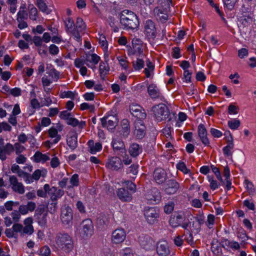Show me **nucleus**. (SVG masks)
Wrapping results in <instances>:
<instances>
[{
    "mask_svg": "<svg viewBox=\"0 0 256 256\" xmlns=\"http://www.w3.org/2000/svg\"><path fill=\"white\" fill-rule=\"evenodd\" d=\"M76 96V93L72 91H64L60 94V97L61 98H70L71 99H74Z\"/></svg>",
    "mask_w": 256,
    "mask_h": 256,
    "instance_id": "49530a36",
    "label": "nucleus"
},
{
    "mask_svg": "<svg viewBox=\"0 0 256 256\" xmlns=\"http://www.w3.org/2000/svg\"><path fill=\"white\" fill-rule=\"evenodd\" d=\"M65 26L66 31L68 33H70L76 29L75 27L74 20L70 18H68L67 20L65 22Z\"/></svg>",
    "mask_w": 256,
    "mask_h": 256,
    "instance_id": "4c0bfd02",
    "label": "nucleus"
},
{
    "mask_svg": "<svg viewBox=\"0 0 256 256\" xmlns=\"http://www.w3.org/2000/svg\"><path fill=\"white\" fill-rule=\"evenodd\" d=\"M146 199L150 203H156L160 199V194L156 188L148 190L145 195Z\"/></svg>",
    "mask_w": 256,
    "mask_h": 256,
    "instance_id": "9d476101",
    "label": "nucleus"
},
{
    "mask_svg": "<svg viewBox=\"0 0 256 256\" xmlns=\"http://www.w3.org/2000/svg\"><path fill=\"white\" fill-rule=\"evenodd\" d=\"M99 42L102 47H104L105 48H107L108 42L104 35L100 34V36Z\"/></svg>",
    "mask_w": 256,
    "mask_h": 256,
    "instance_id": "69168bd1",
    "label": "nucleus"
},
{
    "mask_svg": "<svg viewBox=\"0 0 256 256\" xmlns=\"http://www.w3.org/2000/svg\"><path fill=\"white\" fill-rule=\"evenodd\" d=\"M198 134L202 143L205 146H208L210 141L207 136V131L202 124H200L198 126Z\"/></svg>",
    "mask_w": 256,
    "mask_h": 256,
    "instance_id": "6ab92c4d",
    "label": "nucleus"
},
{
    "mask_svg": "<svg viewBox=\"0 0 256 256\" xmlns=\"http://www.w3.org/2000/svg\"><path fill=\"white\" fill-rule=\"evenodd\" d=\"M72 114L70 112H68V110H64L62 112H60V118L64 120H68L71 116Z\"/></svg>",
    "mask_w": 256,
    "mask_h": 256,
    "instance_id": "e2e57ef3",
    "label": "nucleus"
},
{
    "mask_svg": "<svg viewBox=\"0 0 256 256\" xmlns=\"http://www.w3.org/2000/svg\"><path fill=\"white\" fill-rule=\"evenodd\" d=\"M146 126L142 122L138 120L135 122V130L134 134L138 139L141 140L146 135Z\"/></svg>",
    "mask_w": 256,
    "mask_h": 256,
    "instance_id": "f8f14e48",
    "label": "nucleus"
},
{
    "mask_svg": "<svg viewBox=\"0 0 256 256\" xmlns=\"http://www.w3.org/2000/svg\"><path fill=\"white\" fill-rule=\"evenodd\" d=\"M156 252L159 256H167L170 253V249L166 241H160L157 244Z\"/></svg>",
    "mask_w": 256,
    "mask_h": 256,
    "instance_id": "2eb2a0df",
    "label": "nucleus"
},
{
    "mask_svg": "<svg viewBox=\"0 0 256 256\" xmlns=\"http://www.w3.org/2000/svg\"><path fill=\"white\" fill-rule=\"evenodd\" d=\"M126 186V188L130 190L132 192L134 193L136 192V186L132 182L126 180L124 182Z\"/></svg>",
    "mask_w": 256,
    "mask_h": 256,
    "instance_id": "5fc2aeb1",
    "label": "nucleus"
},
{
    "mask_svg": "<svg viewBox=\"0 0 256 256\" xmlns=\"http://www.w3.org/2000/svg\"><path fill=\"white\" fill-rule=\"evenodd\" d=\"M34 232L33 226L31 224H28L22 228V233L32 234Z\"/></svg>",
    "mask_w": 256,
    "mask_h": 256,
    "instance_id": "0e129e2a",
    "label": "nucleus"
},
{
    "mask_svg": "<svg viewBox=\"0 0 256 256\" xmlns=\"http://www.w3.org/2000/svg\"><path fill=\"white\" fill-rule=\"evenodd\" d=\"M132 46V48H130L128 50V54L135 55L136 56H144L143 52L142 45H137Z\"/></svg>",
    "mask_w": 256,
    "mask_h": 256,
    "instance_id": "393cba45",
    "label": "nucleus"
},
{
    "mask_svg": "<svg viewBox=\"0 0 256 256\" xmlns=\"http://www.w3.org/2000/svg\"><path fill=\"white\" fill-rule=\"evenodd\" d=\"M179 188V184L174 180H168L164 185V191L168 194L176 193Z\"/></svg>",
    "mask_w": 256,
    "mask_h": 256,
    "instance_id": "ddd939ff",
    "label": "nucleus"
},
{
    "mask_svg": "<svg viewBox=\"0 0 256 256\" xmlns=\"http://www.w3.org/2000/svg\"><path fill=\"white\" fill-rule=\"evenodd\" d=\"M154 118L158 122H162L168 118L170 112L168 108L164 104H160L152 108Z\"/></svg>",
    "mask_w": 256,
    "mask_h": 256,
    "instance_id": "7ed1b4c3",
    "label": "nucleus"
},
{
    "mask_svg": "<svg viewBox=\"0 0 256 256\" xmlns=\"http://www.w3.org/2000/svg\"><path fill=\"white\" fill-rule=\"evenodd\" d=\"M166 174L164 170L158 168L154 172V178L158 184H162L166 179Z\"/></svg>",
    "mask_w": 256,
    "mask_h": 256,
    "instance_id": "dca6fc26",
    "label": "nucleus"
},
{
    "mask_svg": "<svg viewBox=\"0 0 256 256\" xmlns=\"http://www.w3.org/2000/svg\"><path fill=\"white\" fill-rule=\"evenodd\" d=\"M102 125L103 128H107L108 130H114L118 123V120L114 116H108L100 118Z\"/></svg>",
    "mask_w": 256,
    "mask_h": 256,
    "instance_id": "39448f33",
    "label": "nucleus"
},
{
    "mask_svg": "<svg viewBox=\"0 0 256 256\" xmlns=\"http://www.w3.org/2000/svg\"><path fill=\"white\" fill-rule=\"evenodd\" d=\"M110 218L107 214H101L97 218V224L99 226L104 227L109 223Z\"/></svg>",
    "mask_w": 256,
    "mask_h": 256,
    "instance_id": "c756f323",
    "label": "nucleus"
},
{
    "mask_svg": "<svg viewBox=\"0 0 256 256\" xmlns=\"http://www.w3.org/2000/svg\"><path fill=\"white\" fill-rule=\"evenodd\" d=\"M14 150V146L10 143L6 144L5 146H0V159L4 160L6 158V154H10Z\"/></svg>",
    "mask_w": 256,
    "mask_h": 256,
    "instance_id": "aec40b11",
    "label": "nucleus"
},
{
    "mask_svg": "<svg viewBox=\"0 0 256 256\" xmlns=\"http://www.w3.org/2000/svg\"><path fill=\"white\" fill-rule=\"evenodd\" d=\"M225 6L230 10H232L234 6L238 0H223Z\"/></svg>",
    "mask_w": 256,
    "mask_h": 256,
    "instance_id": "de8ad7c7",
    "label": "nucleus"
},
{
    "mask_svg": "<svg viewBox=\"0 0 256 256\" xmlns=\"http://www.w3.org/2000/svg\"><path fill=\"white\" fill-rule=\"evenodd\" d=\"M244 183L246 184V189L250 194L253 195L255 192L254 186L252 183L248 180H246Z\"/></svg>",
    "mask_w": 256,
    "mask_h": 256,
    "instance_id": "09e8293b",
    "label": "nucleus"
},
{
    "mask_svg": "<svg viewBox=\"0 0 256 256\" xmlns=\"http://www.w3.org/2000/svg\"><path fill=\"white\" fill-rule=\"evenodd\" d=\"M112 144L114 150H120L122 152H125L124 145V142L120 140L114 138L112 142Z\"/></svg>",
    "mask_w": 256,
    "mask_h": 256,
    "instance_id": "2f4dec72",
    "label": "nucleus"
},
{
    "mask_svg": "<svg viewBox=\"0 0 256 256\" xmlns=\"http://www.w3.org/2000/svg\"><path fill=\"white\" fill-rule=\"evenodd\" d=\"M141 151L139 145L136 144H132L129 148V153L133 157L138 156Z\"/></svg>",
    "mask_w": 256,
    "mask_h": 256,
    "instance_id": "c9c22d12",
    "label": "nucleus"
},
{
    "mask_svg": "<svg viewBox=\"0 0 256 256\" xmlns=\"http://www.w3.org/2000/svg\"><path fill=\"white\" fill-rule=\"evenodd\" d=\"M184 219V216L180 214H178L171 217L170 220V224L174 228H176L180 226Z\"/></svg>",
    "mask_w": 256,
    "mask_h": 256,
    "instance_id": "bb28decb",
    "label": "nucleus"
},
{
    "mask_svg": "<svg viewBox=\"0 0 256 256\" xmlns=\"http://www.w3.org/2000/svg\"><path fill=\"white\" fill-rule=\"evenodd\" d=\"M148 92L152 99L158 98L160 96V90L154 84H150L148 86Z\"/></svg>",
    "mask_w": 256,
    "mask_h": 256,
    "instance_id": "5701e85b",
    "label": "nucleus"
},
{
    "mask_svg": "<svg viewBox=\"0 0 256 256\" xmlns=\"http://www.w3.org/2000/svg\"><path fill=\"white\" fill-rule=\"evenodd\" d=\"M226 134H228V136L227 138L228 144L226 146L223 148V152L226 156H229L232 154L231 150L233 149L234 147V144L233 142V138L230 132H227Z\"/></svg>",
    "mask_w": 256,
    "mask_h": 256,
    "instance_id": "412c9836",
    "label": "nucleus"
},
{
    "mask_svg": "<svg viewBox=\"0 0 256 256\" xmlns=\"http://www.w3.org/2000/svg\"><path fill=\"white\" fill-rule=\"evenodd\" d=\"M144 56H136V60L135 61H133V67L136 70H138L142 68L144 66Z\"/></svg>",
    "mask_w": 256,
    "mask_h": 256,
    "instance_id": "72a5a7b5",
    "label": "nucleus"
},
{
    "mask_svg": "<svg viewBox=\"0 0 256 256\" xmlns=\"http://www.w3.org/2000/svg\"><path fill=\"white\" fill-rule=\"evenodd\" d=\"M52 194L50 198L52 201H56L58 198L62 197L64 194V191L61 189H58L53 186L51 188Z\"/></svg>",
    "mask_w": 256,
    "mask_h": 256,
    "instance_id": "7c9ffc66",
    "label": "nucleus"
},
{
    "mask_svg": "<svg viewBox=\"0 0 256 256\" xmlns=\"http://www.w3.org/2000/svg\"><path fill=\"white\" fill-rule=\"evenodd\" d=\"M139 242L141 246L146 250L151 249L154 246L153 240L148 236H140Z\"/></svg>",
    "mask_w": 256,
    "mask_h": 256,
    "instance_id": "f3484780",
    "label": "nucleus"
},
{
    "mask_svg": "<svg viewBox=\"0 0 256 256\" xmlns=\"http://www.w3.org/2000/svg\"><path fill=\"white\" fill-rule=\"evenodd\" d=\"M60 218L64 224L69 225L72 223L73 215L72 210L70 207L64 206L62 208Z\"/></svg>",
    "mask_w": 256,
    "mask_h": 256,
    "instance_id": "423d86ee",
    "label": "nucleus"
},
{
    "mask_svg": "<svg viewBox=\"0 0 256 256\" xmlns=\"http://www.w3.org/2000/svg\"><path fill=\"white\" fill-rule=\"evenodd\" d=\"M66 123L68 124L76 127L78 126L80 128H84L86 126V122L84 121L79 122L76 118H74L72 116L67 120Z\"/></svg>",
    "mask_w": 256,
    "mask_h": 256,
    "instance_id": "cd10ccee",
    "label": "nucleus"
},
{
    "mask_svg": "<svg viewBox=\"0 0 256 256\" xmlns=\"http://www.w3.org/2000/svg\"><path fill=\"white\" fill-rule=\"evenodd\" d=\"M86 60L88 62H93L94 64H97L100 60V57L96 54L87 55L86 56Z\"/></svg>",
    "mask_w": 256,
    "mask_h": 256,
    "instance_id": "79ce46f5",
    "label": "nucleus"
},
{
    "mask_svg": "<svg viewBox=\"0 0 256 256\" xmlns=\"http://www.w3.org/2000/svg\"><path fill=\"white\" fill-rule=\"evenodd\" d=\"M120 254V256H133V253L130 248H126L122 250Z\"/></svg>",
    "mask_w": 256,
    "mask_h": 256,
    "instance_id": "3c124183",
    "label": "nucleus"
},
{
    "mask_svg": "<svg viewBox=\"0 0 256 256\" xmlns=\"http://www.w3.org/2000/svg\"><path fill=\"white\" fill-rule=\"evenodd\" d=\"M76 24V28L80 30H82L86 28L85 24L82 19L80 18H77Z\"/></svg>",
    "mask_w": 256,
    "mask_h": 256,
    "instance_id": "603ef678",
    "label": "nucleus"
},
{
    "mask_svg": "<svg viewBox=\"0 0 256 256\" xmlns=\"http://www.w3.org/2000/svg\"><path fill=\"white\" fill-rule=\"evenodd\" d=\"M106 62H101L100 64L99 70L100 72V76L102 79L104 80L105 76L108 74L110 68L107 63L108 60V56H105Z\"/></svg>",
    "mask_w": 256,
    "mask_h": 256,
    "instance_id": "a878e982",
    "label": "nucleus"
},
{
    "mask_svg": "<svg viewBox=\"0 0 256 256\" xmlns=\"http://www.w3.org/2000/svg\"><path fill=\"white\" fill-rule=\"evenodd\" d=\"M120 24L125 28L135 29L139 25V21L136 15L128 10H124L120 13Z\"/></svg>",
    "mask_w": 256,
    "mask_h": 256,
    "instance_id": "f03ea898",
    "label": "nucleus"
},
{
    "mask_svg": "<svg viewBox=\"0 0 256 256\" xmlns=\"http://www.w3.org/2000/svg\"><path fill=\"white\" fill-rule=\"evenodd\" d=\"M106 166L111 170H118L122 166L121 160L118 157H113L106 163Z\"/></svg>",
    "mask_w": 256,
    "mask_h": 256,
    "instance_id": "a211bd4d",
    "label": "nucleus"
},
{
    "mask_svg": "<svg viewBox=\"0 0 256 256\" xmlns=\"http://www.w3.org/2000/svg\"><path fill=\"white\" fill-rule=\"evenodd\" d=\"M11 216L12 220L14 222H17L19 221V220L20 217V214L18 211L14 210L13 212H12Z\"/></svg>",
    "mask_w": 256,
    "mask_h": 256,
    "instance_id": "774afa93",
    "label": "nucleus"
},
{
    "mask_svg": "<svg viewBox=\"0 0 256 256\" xmlns=\"http://www.w3.org/2000/svg\"><path fill=\"white\" fill-rule=\"evenodd\" d=\"M80 234L83 238H86L92 234L94 228L90 220L86 219L83 220L80 225Z\"/></svg>",
    "mask_w": 256,
    "mask_h": 256,
    "instance_id": "20e7f679",
    "label": "nucleus"
},
{
    "mask_svg": "<svg viewBox=\"0 0 256 256\" xmlns=\"http://www.w3.org/2000/svg\"><path fill=\"white\" fill-rule=\"evenodd\" d=\"M176 168L178 170L182 171L184 174H188L190 170L187 168L184 162H180L176 164Z\"/></svg>",
    "mask_w": 256,
    "mask_h": 256,
    "instance_id": "8fccbe9b",
    "label": "nucleus"
},
{
    "mask_svg": "<svg viewBox=\"0 0 256 256\" xmlns=\"http://www.w3.org/2000/svg\"><path fill=\"white\" fill-rule=\"evenodd\" d=\"M34 160L36 162H44L50 159L49 157L46 154H42L40 152H36L34 156Z\"/></svg>",
    "mask_w": 256,
    "mask_h": 256,
    "instance_id": "e433bc0d",
    "label": "nucleus"
},
{
    "mask_svg": "<svg viewBox=\"0 0 256 256\" xmlns=\"http://www.w3.org/2000/svg\"><path fill=\"white\" fill-rule=\"evenodd\" d=\"M9 182L12 186V189L16 192L22 194L24 193V187L22 182H18V178L14 176H9Z\"/></svg>",
    "mask_w": 256,
    "mask_h": 256,
    "instance_id": "0eeeda50",
    "label": "nucleus"
},
{
    "mask_svg": "<svg viewBox=\"0 0 256 256\" xmlns=\"http://www.w3.org/2000/svg\"><path fill=\"white\" fill-rule=\"evenodd\" d=\"M56 242L58 247L67 254H70L74 250V242L72 238L67 233L59 232L56 236Z\"/></svg>",
    "mask_w": 256,
    "mask_h": 256,
    "instance_id": "f257e3e1",
    "label": "nucleus"
},
{
    "mask_svg": "<svg viewBox=\"0 0 256 256\" xmlns=\"http://www.w3.org/2000/svg\"><path fill=\"white\" fill-rule=\"evenodd\" d=\"M14 147L16 154H19L25 150V148L18 142H16L14 144Z\"/></svg>",
    "mask_w": 256,
    "mask_h": 256,
    "instance_id": "4d7b16f0",
    "label": "nucleus"
},
{
    "mask_svg": "<svg viewBox=\"0 0 256 256\" xmlns=\"http://www.w3.org/2000/svg\"><path fill=\"white\" fill-rule=\"evenodd\" d=\"M130 110L132 114L140 119L139 120L146 118V114L144 110L139 105L132 104L130 106Z\"/></svg>",
    "mask_w": 256,
    "mask_h": 256,
    "instance_id": "9b49d317",
    "label": "nucleus"
},
{
    "mask_svg": "<svg viewBox=\"0 0 256 256\" xmlns=\"http://www.w3.org/2000/svg\"><path fill=\"white\" fill-rule=\"evenodd\" d=\"M26 8L24 6H20V10L17 14L18 16L16 20H19L20 19L26 20L28 18V14L25 10Z\"/></svg>",
    "mask_w": 256,
    "mask_h": 256,
    "instance_id": "ea45409f",
    "label": "nucleus"
},
{
    "mask_svg": "<svg viewBox=\"0 0 256 256\" xmlns=\"http://www.w3.org/2000/svg\"><path fill=\"white\" fill-rule=\"evenodd\" d=\"M88 151L92 154L100 152L102 148V145L100 142L94 143L93 140H90L88 142Z\"/></svg>",
    "mask_w": 256,
    "mask_h": 256,
    "instance_id": "b1692460",
    "label": "nucleus"
},
{
    "mask_svg": "<svg viewBox=\"0 0 256 256\" xmlns=\"http://www.w3.org/2000/svg\"><path fill=\"white\" fill-rule=\"evenodd\" d=\"M67 144L72 150H74L78 146V136L76 134H72L67 138Z\"/></svg>",
    "mask_w": 256,
    "mask_h": 256,
    "instance_id": "473e14b6",
    "label": "nucleus"
},
{
    "mask_svg": "<svg viewBox=\"0 0 256 256\" xmlns=\"http://www.w3.org/2000/svg\"><path fill=\"white\" fill-rule=\"evenodd\" d=\"M228 124L230 129L236 130L240 126V122L238 120L234 119L233 120L228 121Z\"/></svg>",
    "mask_w": 256,
    "mask_h": 256,
    "instance_id": "37998d69",
    "label": "nucleus"
},
{
    "mask_svg": "<svg viewBox=\"0 0 256 256\" xmlns=\"http://www.w3.org/2000/svg\"><path fill=\"white\" fill-rule=\"evenodd\" d=\"M208 181L210 182V188L212 190H214L218 188L219 184L217 182L216 180H214L210 176H208Z\"/></svg>",
    "mask_w": 256,
    "mask_h": 256,
    "instance_id": "bf43d9fd",
    "label": "nucleus"
},
{
    "mask_svg": "<svg viewBox=\"0 0 256 256\" xmlns=\"http://www.w3.org/2000/svg\"><path fill=\"white\" fill-rule=\"evenodd\" d=\"M117 195L119 198L122 201L130 202L132 198L131 194L124 188H121L118 190L117 192Z\"/></svg>",
    "mask_w": 256,
    "mask_h": 256,
    "instance_id": "4be33fe9",
    "label": "nucleus"
},
{
    "mask_svg": "<svg viewBox=\"0 0 256 256\" xmlns=\"http://www.w3.org/2000/svg\"><path fill=\"white\" fill-rule=\"evenodd\" d=\"M126 234L124 230L118 228L114 230L112 234V240L113 243L118 244L124 241Z\"/></svg>",
    "mask_w": 256,
    "mask_h": 256,
    "instance_id": "4468645a",
    "label": "nucleus"
},
{
    "mask_svg": "<svg viewBox=\"0 0 256 256\" xmlns=\"http://www.w3.org/2000/svg\"><path fill=\"white\" fill-rule=\"evenodd\" d=\"M237 236L240 240H241V244H245L246 241L248 239V236L244 230H240L237 234Z\"/></svg>",
    "mask_w": 256,
    "mask_h": 256,
    "instance_id": "c03bdc74",
    "label": "nucleus"
},
{
    "mask_svg": "<svg viewBox=\"0 0 256 256\" xmlns=\"http://www.w3.org/2000/svg\"><path fill=\"white\" fill-rule=\"evenodd\" d=\"M70 182L72 186H78L79 184L78 176L77 174H74L70 179Z\"/></svg>",
    "mask_w": 256,
    "mask_h": 256,
    "instance_id": "680f3d73",
    "label": "nucleus"
},
{
    "mask_svg": "<svg viewBox=\"0 0 256 256\" xmlns=\"http://www.w3.org/2000/svg\"><path fill=\"white\" fill-rule=\"evenodd\" d=\"M145 218L150 224H153L159 216L158 210L155 208H148L144 212Z\"/></svg>",
    "mask_w": 256,
    "mask_h": 256,
    "instance_id": "1a4fd4ad",
    "label": "nucleus"
},
{
    "mask_svg": "<svg viewBox=\"0 0 256 256\" xmlns=\"http://www.w3.org/2000/svg\"><path fill=\"white\" fill-rule=\"evenodd\" d=\"M36 4L38 8L42 12L50 14L52 10L49 8L44 0H36Z\"/></svg>",
    "mask_w": 256,
    "mask_h": 256,
    "instance_id": "f704fd0d",
    "label": "nucleus"
},
{
    "mask_svg": "<svg viewBox=\"0 0 256 256\" xmlns=\"http://www.w3.org/2000/svg\"><path fill=\"white\" fill-rule=\"evenodd\" d=\"M76 206L77 209L80 213H85L86 212V208L83 202L80 200L77 202L76 204Z\"/></svg>",
    "mask_w": 256,
    "mask_h": 256,
    "instance_id": "338daca9",
    "label": "nucleus"
},
{
    "mask_svg": "<svg viewBox=\"0 0 256 256\" xmlns=\"http://www.w3.org/2000/svg\"><path fill=\"white\" fill-rule=\"evenodd\" d=\"M122 132L124 137H126L130 134L129 122L127 120H123L122 123Z\"/></svg>",
    "mask_w": 256,
    "mask_h": 256,
    "instance_id": "58836bf2",
    "label": "nucleus"
},
{
    "mask_svg": "<svg viewBox=\"0 0 256 256\" xmlns=\"http://www.w3.org/2000/svg\"><path fill=\"white\" fill-rule=\"evenodd\" d=\"M80 30H79L76 29L75 30H73L72 32H70V34L74 36V38L78 42H80L81 40V37L80 34Z\"/></svg>",
    "mask_w": 256,
    "mask_h": 256,
    "instance_id": "052dcab7",
    "label": "nucleus"
},
{
    "mask_svg": "<svg viewBox=\"0 0 256 256\" xmlns=\"http://www.w3.org/2000/svg\"><path fill=\"white\" fill-rule=\"evenodd\" d=\"M28 8L30 10V18L33 20H36L38 16L37 9L32 4L29 5Z\"/></svg>",
    "mask_w": 256,
    "mask_h": 256,
    "instance_id": "a19ab883",
    "label": "nucleus"
},
{
    "mask_svg": "<svg viewBox=\"0 0 256 256\" xmlns=\"http://www.w3.org/2000/svg\"><path fill=\"white\" fill-rule=\"evenodd\" d=\"M49 52L52 55H56L59 52V48L55 44H52L49 46Z\"/></svg>",
    "mask_w": 256,
    "mask_h": 256,
    "instance_id": "13d9d810",
    "label": "nucleus"
},
{
    "mask_svg": "<svg viewBox=\"0 0 256 256\" xmlns=\"http://www.w3.org/2000/svg\"><path fill=\"white\" fill-rule=\"evenodd\" d=\"M144 32L149 39L154 40L156 36V30L154 22L150 20L144 24Z\"/></svg>",
    "mask_w": 256,
    "mask_h": 256,
    "instance_id": "6e6552de",
    "label": "nucleus"
},
{
    "mask_svg": "<svg viewBox=\"0 0 256 256\" xmlns=\"http://www.w3.org/2000/svg\"><path fill=\"white\" fill-rule=\"evenodd\" d=\"M46 213L44 214L43 215H42L38 217L36 220L38 224L40 225L41 226H44L46 223Z\"/></svg>",
    "mask_w": 256,
    "mask_h": 256,
    "instance_id": "6e6d98bb",
    "label": "nucleus"
},
{
    "mask_svg": "<svg viewBox=\"0 0 256 256\" xmlns=\"http://www.w3.org/2000/svg\"><path fill=\"white\" fill-rule=\"evenodd\" d=\"M50 254V250L47 246H44L40 250V255L41 256H49Z\"/></svg>",
    "mask_w": 256,
    "mask_h": 256,
    "instance_id": "864d4df0",
    "label": "nucleus"
},
{
    "mask_svg": "<svg viewBox=\"0 0 256 256\" xmlns=\"http://www.w3.org/2000/svg\"><path fill=\"white\" fill-rule=\"evenodd\" d=\"M225 244L229 246L230 248L234 250H238L240 248V244L236 241H229L227 240H224Z\"/></svg>",
    "mask_w": 256,
    "mask_h": 256,
    "instance_id": "a18cd8bd",
    "label": "nucleus"
},
{
    "mask_svg": "<svg viewBox=\"0 0 256 256\" xmlns=\"http://www.w3.org/2000/svg\"><path fill=\"white\" fill-rule=\"evenodd\" d=\"M154 12L156 18L161 22H164L168 20V16L158 8H156L154 10Z\"/></svg>",
    "mask_w": 256,
    "mask_h": 256,
    "instance_id": "c85d7f7f",
    "label": "nucleus"
}]
</instances>
